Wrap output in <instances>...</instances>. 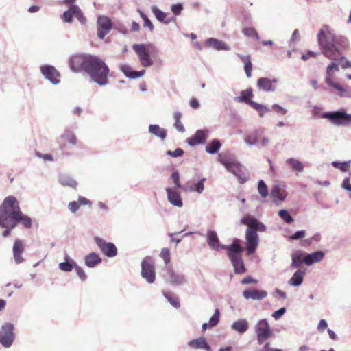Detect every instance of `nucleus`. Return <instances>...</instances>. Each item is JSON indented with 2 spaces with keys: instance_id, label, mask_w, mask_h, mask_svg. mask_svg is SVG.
<instances>
[{
  "instance_id": "2",
  "label": "nucleus",
  "mask_w": 351,
  "mask_h": 351,
  "mask_svg": "<svg viewBox=\"0 0 351 351\" xmlns=\"http://www.w3.org/2000/svg\"><path fill=\"white\" fill-rule=\"evenodd\" d=\"M317 42L322 53L327 58H333L334 56L339 55L347 45V39L340 34H337L328 25H323L319 29Z\"/></svg>"
},
{
  "instance_id": "24",
  "label": "nucleus",
  "mask_w": 351,
  "mask_h": 351,
  "mask_svg": "<svg viewBox=\"0 0 351 351\" xmlns=\"http://www.w3.org/2000/svg\"><path fill=\"white\" fill-rule=\"evenodd\" d=\"M208 245L215 250H219L220 248L227 249L228 246L221 245L219 243L217 234L214 230H208L207 232Z\"/></svg>"
},
{
  "instance_id": "55",
  "label": "nucleus",
  "mask_w": 351,
  "mask_h": 351,
  "mask_svg": "<svg viewBox=\"0 0 351 351\" xmlns=\"http://www.w3.org/2000/svg\"><path fill=\"white\" fill-rule=\"evenodd\" d=\"M165 297L167 298V300H168V302L174 307L176 308H178L180 307V303L178 302V300H177V298H175L173 297H172L169 293H165L164 292L163 293Z\"/></svg>"
},
{
  "instance_id": "32",
  "label": "nucleus",
  "mask_w": 351,
  "mask_h": 351,
  "mask_svg": "<svg viewBox=\"0 0 351 351\" xmlns=\"http://www.w3.org/2000/svg\"><path fill=\"white\" fill-rule=\"evenodd\" d=\"M230 328L239 334H244L249 329V323L245 319H240L232 322Z\"/></svg>"
},
{
  "instance_id": "44",
  "label": "nucleus",
  "mask_w": 351,
  "mask_h": 351,
  "mask_svg": "<svg viewBox=\"0 0 351 351\" xmlns=\"http://www.w3.org/2000/svg\"><path fill=\"white\" fill-rule=\"evenodd\" d=\"M332 88L338 90V95L342 97L351 98V88L350 87H343L339 84L337 83L332 86Z\"/></svg>"
},
{
  "instance_id": "61",
  "label": "nucleus",
  "mask_w": 351,
  "mask_h": 351,
  "mask_svg": "<svg viewBox=\"0 0 351 351\" xmlns=\"http://www.w3.org/2000/svg\"><path fill=\"white\" fill-rule=\"evenodd\" d=\"M306 236V232L304 230L296 231L293 234L290 236L291 240H298L304 238Z\"/></svg>"
},
{
  "instance_id": "5",
  "label": "nucleus",
  "mask_w": 351,
  "mask_h": 351,
  "mask_svg": "<svg viewBox=\"0 0 351 351\" xmlns=\"http://www.w3.org/2000/svg\"><path fill=\"white\" fill-rule=\"evenodd\" d=\"M241 251L242 247L238 239H236L233 243L228 247V255L233 265L236 274H243L245 271V268L241 258Z\"/></svg>"
},
{
  "instance_id": "46",
  "label": "nucleus",
  "mask_w": 351,
  "mask_h": 351,
  "mask_svg": "<svg viewBox=\"0 0 351 351\" xmlns=\"http://www.w3.org/2000/svg\"><path fill=\"white\" fill-rule=\"evenodd\" d=\"M251 107L258 111L261 117H263L265 114L269 111L268 106L256 102H251Z\"/></svg>"
},
{
  "instance_id": "59",
  "label": "nucleus",
  "mask_w": 351,
  "mask_h": 351,
  "mask_svg": "<svg viewBox=\"0 0 351 351\" xmlns=\"http://www.w3.org/2000/svg\"><path fill=\"white\" fill-rule=\"evenodd\" d=\"M75 269L81 280L85 281L86 280L87 276L84 269L81 267L78 266L77 264L75 267Z\"/></svg>"
},
{
  "instance_id": "16",
  "label": "nucleus",
  "mask_w": 351,
  "mask_h": 351,
  "mask_svg": "<svg viewBox=\"0 0 351 351\" xmlns=\"http://www.w3.org/2000/svg\"><path fill=\"white\" fill-rule=\"evenodd\" d=\"M97 25V36L100 39H104L112 29V21L108 16L101 15L98 16Z\"/></svg>"
},
{
  "instance_id": "50",
  "label": "nucleus",
  "mask_w": 351,
  "mask_h": 351,
  "mask_svg": "<svg viewBox=\"0 0 351 351\" xmlns=\"http://www.w3.org/2000/svg\"><path fill=\"white\" fill-rule=\"evenodd\" d=\"M350 165V161H345V162L334 161L332 162V165L334 167L340 169L343 172H346L348 171Z\"/></svg>"
},
{
  "instance_id": "13",
  "label": "nucleus",
  "mask_w": 351,
  "mask_h": 351,
  "mask_svg": "<svg viewBox=\"0 0 351 351\" xmlns=\"http://www.w3.org/2000/svg\"><path fill=\"white\" fill-rule=\"evenodd\" d=\"M94 241L99 249L106 256L113 258L117 255V248L113 243L107 242L99 237H95Z\"/></svg>"
},
{
  "instance_id": "26",
  "label": "nucleus",
  "mask_w": 351,
  "mask_h": 351,
  "mask_svg": "<svg viewBox=\"0 0 351 351\" xmlns=\"http://www.w3.org/2000/svg\"><path fill=\"white\" fill-rule=\"evenodd\" d=\"M304 264L309 266L314 263L320 262L324 257V252L321 250L310 254L304 252Z\"/></svg>"
},
{
  "instance_id": "60",
  "label": "nucleus",
  "mask_w": 351,
  "mask_h": 351,
  "mask_svg": "<svg viewBox=\"0 0 351 351\" xmlns=\"http://www.w3.org/2000/svg\"><path fill=\"white\" fill-rule=\"evenodd\" d=\"M171 178L175 184V188H181L182 185L180 181V175L178 171H174L172 173Z\"/></svg>"
},
{
  "instance_id": "17",
  "label": "nucleus",
  "mask_w": 351,
  "mask_h": 351,
  "mask_svg": "<svg viewBox=\"0 0 351 351\" xmlns=\"http://www.w3.org/2000/svg\"><path fill=\"white\" fill-rule=\"evenodd\" d=\"M246 252L247 255L252 254L258 245V236L255 230L247 228L245 234Z\"/></svg>"
},
{
  "instance_id": "30",
  "label": "nucleus",
  "mask_w": 351,
  "mask_h": 351,
  "mask_svg": "<svg viewBox=\"0 0 351 351\" xmlns=\"http://www.w3.org/2000/svg\"><path fill=\"white\" fill-rule=\"evenodd\" d=\"M120 69L127 77L130 79H136L141 77L143 76L145 73V70H141L139 71H133L132 68L127 64H122L120 66Z\"/></svg>"
},
{
  "instance_id": "8",
  "label": "nucleus",
  "mask_w": 351,
  "mask_h": 351,
  "mask_svg": "<svg viewBox=\"0 0 351 351\" xmlns=\"http://www.w3.org/2000/svg\"><path fill=\"white\" fill-rule=\"evenodd\" d=\"M254 331L257 335V343L259 345L263 344L272 335V330L265 319L259 320L256 323Z\"/></svg>"
},
{
  "instance_id": "19",
  "label": "nucleus",
  "mask_w": 351,
  "mask_h": 351,
  "mask_svg": "<svg viewBox=\"0 0 351 351\" xmlns=\"http://www.w3.org/2000/svg\"><path fill=\"white\" fill-rule=\"evenodd\" d=\"M210 132L207 129L198 130L193 136L186 139V143L190 146L204 144Z\"/></svg>"
},
{
  "instance_id": "22",
  "label": "nucleus",
  "mask_w": 351,
  "mask_h": 351,
  "mask_svg": "<svg viewBox=\"0 0 351 351\" xmlns=\"http://www.w3.org/2000/svg\"><path fill=\"white\" fill-rule=\"evenodd\" d=\"M242 222L248 226V228H251L256 232L257 231L264 232L266 230V226L256 219L252 216H246L242 219Z\"/></svg>"
},
{
  "instance_id": "21",
  "label": "nucleus",
  "mask_w": 351,
  "mask_h": 351,
  "mask_svg": "<svg viewBox=\"0 0 351 351\" xmlns=\"http://www.w3.org/2000/svg\"><path fill=\"white\" fill-rule=\"evenodd\" d=\"M168 202L174 206L182 208L183 202L180 193L178 192L176 188L168 187L166 189Z\"/></svg>"
},
{
  "instance_id": "34",
  "label": "nucleus",
  "mask_w": 351,
  "mask_h": 351,
  "mask_svg": "<svg viewBox=\"0 0 351 351\" xmlns=\"http://www.w3.org/2000/svg\"><path fill=\"white\" fill-rule=\"evenodd\" d=\"M101 261V258L95 252H91L84 257L85 265L90 268L95 267Z\"/></svg>"
},
{
  "instance_id": "25",
  "label": "nucleus",
  "mask_w": 351,
  "mask_h": 351,
  "mask_svg": "<svg viewBox=\"0 0 351 351\" xmlns=\"http://www.w3.org/2000/svg\"><path fill=\"white\" fill-rule=\"evenodd\" d=\"M243 296L247 300H261L267 296V292L264 290L249 289L243 292Z\"/></svg>"
},
{
  "instance_id": "39",
  "label": "nucleus",
  "mask_w": 351,
  "mask_h": 351,
  "mask_svg": "<svg viewBox=\"0 0 351 351\" xmlns=\"http://www.w3.org/2000/svg\"><path fill=\"white\" fill-rule=\"evenodd\" d=\"M151 10L158 21L165 24H167L171 21L170 19H167V14L158 9L156 5H152L151 7Z\"/></svg>"
},
{
  "instance_id": "49",
  "label": "nucleus",
  "mask_w": 351,
  "mask_h": 351,
  "mask_svg": "<svg viewBox=\"0 0 351 351\" xmlns=\"http://www.w3.org/2000/svg\"><path fill=\"white\" fill-rule=\"evenodd\" d=\"M278 215L287 224H290L293 221V217L289 214L288 210L285 209L279 210Z\"/></svg>"
},
{
  "instance_id": "48",
  "label": "nucleus",
  "mask_w": 351,
  "mask_h": 351,
  "mask_svg": "<svg viewBox=\"0 0 351 351\" xmlns=\"http://www.w3.org/2000/svg\"><path fill=\"white\" fill-rule=\"evenodd\" d=\"M242 32L244 35H245L247 37H250L252 38L256 39V40H260V37L256 31V29L253 27H244L242 30Z\"/></svg>"
},
{
  "instance_id": "51",
  "label": "nucleus",
  "mask_w": 351,
  "mask_h": 351,
  "mask_svg": "<svg viewBox=\"0 0 351 351\" xmlns=\"http://www.w3.org/2000/svg\"><path fill=\"white\" fill-rule=\"evenodd\" d=\"M258 191L260 195L263 198L268 196V188L263 180L258 181Z\"/></svg>"
},
{
  "instance_id": "28",
  "label": "nucleus",
  "mask_w": 351,
  "mask_h": 351,
  "mask_svg": "<svg viewBox=\"0 0 351 351\" xmlns=\"http://www.w3.org/2000/svg\"><path fill=\"white\" fill-rule=\"evenodd\" d=\"M306 274V269H298L293 274L292 277L289 280L288 284L293 287L300 286L303 281Z\"/></svg>"
},
{
  "instance_id": "3",
  "label": "nucleus",
  "mask_w": 351,
  "mask_h": 351,
  "mask_svg": "<svg viewBox=\"0 0 351 351\" xmlns=\"http://www.w3.org/2000/svg\"><path fill=\"white\" fill-rule=\"evenodd\" d=\"M86 73L99 86H104L108 84L110 69L103 60L97 56H91Z\"/></svg>"
},
{
  "instance_id": "1",
  "label": "nucleus",
  "mask_w": 351,
  "mask_h": 351,
  "mask_svg": "<svg viewBox=\"0 0 351 351\" xmlns=\"http://www.w3.org/2000/svg\"><path fill=\"white\" fill-rule=\"evenodd\" d=\"M19 223L25 228H30L32 219L22 213L17 199L10 195L3 199L0 206V227L5 229L2 233L3 237H7L10 230Z\"/></svg>"
},
{
  "instance_id": "20",
  "label": "nucleus",
  "mask_w": 351,
  "mask_h": 351,
  "mask_svg": "<svg viewBox=\"0 0 351 351\" xmlns=\"http://www.w3.org/2000/svg\"><path fill=\"white\" fill-rule=\"evenodd\" d=\"M287 194L285 186L282 185L275 184L271 190V196L276 204L282 202L286 199Z\"/></svg>"
},
{
  "instance_id": "56",
  "label": "nucleus",
  "mask_w": 351,
  "mask_h": 351,
  "mask_svg": "<svg viewBox=\"0 0 351 351\" xmlns=\"http://www.w3.org/2000/svg\"><path fill=\"white\" fill-rule=\"evenodd\" d=\"M160 256L164 260L165 265H167L170 262V252L169 249L162 248Z\"/></svg>"
},
{
  "instance_id": "14",
  "label": "nucleus",
  "mask_w": 351,
  "mask_h": 351,
  "mask_svg": "<svg viewBox=\"0 0 351 351\" xmlns=\"http://www.w3.org/2000/svg\"><path fill=\"white\" fill-rule=\"evenodd\" d=\"M167 274L165 276L167 282L172 285L180 286L186 283V276L181 273L176 272L170 265L166 267Z\"/></svg>"
},
{
  "instance_id": "52",
  "label": "nucleus",
  "mask_w": 351,
  "mask_h": 351,
  "mask_svg": "<svg viewBox=\"0 0 351 351\" xmlns=\"http://www.w3.org/2000/svg\"><path fill=\"white\" fill-rule=\"evenodd\" d=\"M141 17L143 19V26L148 28L150 32L154 30V25L148 17L141 11L138 10Z\"/></svg>"
},
{
  "instance_id": "58",
  "label": "nucleus",
  "mask_w": 351,
  "mask_h": 351,
  "mask_svg": "<svg viewBox=\"0 0 351 351\" xmlns=\"http://www.w3.org/2000/svg\"><path fill=\"white\" fill-rule=\"evenodd\" d=\"M183 154L184 151L181 148H176L174 151L169 150L167 152V155L174 158L181 156L183 155Z\"/></svg>"
},
{
  "instance_id": "54",
  "label": "nucleus",
  "mask_w": 351,
  "mask_h": 351,
  "mask_svg": "<svg viewBox=\"0 0 351 351\" xmlns=\"http://www.w3.org/2000/svg\"><path fill=\"white\" fill-rule=\"evenodd\" d=\"M338 60H339V64L341 65V66L343 69H346L348 68L351 69V62L348 60L346 57H344V56L339 57L338 56Z\"/></svg>"
},
{
  "instance_id": "57",
  "label": "nucleus",
  "mask_w": 351,
  "mask_h": 351,
  "mask_svg": "<svg viewBox=\"0 0 351 351\" xmlns=\"http://www.w3.org/2000/svg\"><path fill=\"white\" fill-rule=\"evenodd\" d=\"M171 10L174 15L178 16L181 14V12L183 10V5L182 3H180L173 4L171 5Z\"/></svg>"
},
{
  "instance_id": "18",
  "label": "nucleus",
  "mask_w": 351,
  "mask_h": 351,
  "mask_svg": "<svg viewBox=\"0 0 351 351\" xmlns=\"http://www.w3.org/2000/svg\"><path fill=\"white\" fill-rule=\"evenodd\" d=\"M40 72L45 77L49 80L51 84L57 85L60 83V73L51 65H43L40 66Z\"/></svg>"
},
{
  "instance_id": "62",
  "label": "nucleus",
  "mask_w": 351,
  "mask_h": 351,
  "mask_svg": "<svg viewBox=\"0 0 351 351\" xmlns=\"http://www.w3.org/2000/svg\"><path fill=\"white\" fill-rule=\"evenodd\" d=\"M272 109L276 112L277 113L281 114V115H285L287 113V110L284 108L283 107L280 106V105L278 104H274L272 106Z\"/></svg>"
},
{
  "instance_id": "33",
  "label": "nucleus",
  "mask_w": 351,
  "mask_h": 351,
  "mask_svg": "<svg viewBox=\"0 0 351 351\" xmlns=\"http://www.w3.org/2000/svg\"><path fill=\"white\" fill-rule=\"evenodd\" d=\"M188 345L195 349H204L206 351H212L210 346L207 343L204 337H199L189 341Z\"/></svg>"
},
{
  "instance_id": "12",
  "label": "nucleus",
  "mask_w": 351,
  "mask_h": 351,
  "mask_svg": "<svg viewBox=\"0 0 351 351\" xmlns=\"http://www.w3.org/2000/svg\"><path fill=\"white\" fill-rule=\"evenodd\" d=\"M132 49L137 54L143 66L147 68L153 65L154 62L151 59L148 49L145 44H134Z\"/></svg>"
},
{
  "instance_id": "9",
  "label": "nucleus",
  "mask_w": 351,
  "mask_h": 351,
  "mask_svg": "<svg viewBox=\"0 0 351 351\" xmlns=\"http://www.w3.org/2000/svg\"><path fill=\"white\" fill-rule=\"evenodd\" d=\"M322 117L328 119L336 125H346L351 123V114L343 110L325 112Z\"/></svg>"
},
{
  "instance_id": "23",
  "label": "nucleus",
  "mask_w": 351,
  "mask_h": 351,
  "mask_svg": "<svg viewBox=\"0 0 351 351\" xmlns=\"http://www.w3.org/2000/svg\"><path fill=\"white\" fill-rule=\"evenodd\" d=\"M276 79H269L267 77H261L257 81V86L258 88L266 92H274L276 90V86L274 84L276 83Z\"/></svg>"
},
{
  "instance_id": "29",
  "label": "nucleus",
  "mask_w": 351,
  "mask_h": 351,
  "mask_svg": "<svg viewBox=\"0 0 351 351\" xmlns=\"http://www.w3.org/2000/svg\"><path fill=\"white\" fill-rule=\"evenodd\" d=\"M206 45L208 47L218 51H228L230 49L229 45H228L225 42L214 38L207 39Z\"/></svg>"
},
{
  "instance_id": "11",
  "label": "nucleus",
  "mask_w": 351,
  "mask_h": 351,
  "mask_svg": "<svg viewBox=\"0 0 351 351\" xmlns=\"http://www.w3.org/2000/svg\"><path fill=\"white\" fill-rule=\"evenodd\" d=\"M141 276L149 284L155 281L156 274L154 261L149 256L145 257L141 263Z\"/></svg>"
},
{
  "instance_id": "6",
  "label": "nucleus",
  "mask_w": 351,
  "mask_h": 351,
  "mask_svg": "<svg viewBox=\"0 0 351 351\" xmlns=\"http://www.w3.org/2000/svg\"><path fill=\"white\" fill-rule=\"evenodd\" d=\"M75 1L76 0H64V3L69 5V9L63 13L62 19L70 23L73 21V18L75 17L80 23L85 24L86 19L80 7L75 4Z\"/></svg>"
},
{
  "instance_id": "63",
  "label": "nucleus",
  "mask_w": 351,
  "mask_h": 351,
  "mask_svg": "<svg viewBox=\"0 0 351 351\" xmlns=\"http://www.w3.org/2000/svg\"><path fill=\"white\" fill-rule=\"evenodd\" d=\"M80 208V205L79 204L77 203V202H75V201H73V202H71L69 204H68V208L69 210L71 212V213H75V212L77 211V210L79 209Z\"/></svg>"
},
{
  "instance_id": "53",
  "label": "nucleus",
  "mask_w": 351,
  "mask_h": 351,
  "mask_svg": "<svg viewBox=\"0 0 351 351\" xmlns=\"http://www.w3.org/2000/svg\"><path fill=\"white\" fill-rule=\"evenodd\" d=\"M206 182V178H201L196 184H195L193 186L195 189V192H197L198 194H202L204 190V183Z\"/></svg>"
},
{
  "instance_id": "7",
  "label": "nucleus",
  "mask_w": 351,
  "mask_h": 351,
  "mask_svg": "<svg viewBox=\"0 0 351 351\" xmlns=\"http://www.w3.org/2000/svg\"><path fill=\"white\" fill-rule=\"evenodd\" d=\"M14 326L10 322L4 323L0 328V344L4 348H10L15 339Z\"/></svg>"
},
{
  "instance_id": "64",
  "label": "nucleus",
  "mask_w": 351,
  "mask_h": 351,
  "mask_svg": "<svg viewBox=\"0 0 351 351\" xmlns=\"http://www.w3.org/2000/svg\"><path fill=\"white\" fill-rule=\"evenodd\" d=\"M285 311H286L285 308L282 307V308L274 311L272 313V317L275 319H278L285 314Z\"/></svg>"
},
{
  "instance_id": "42",
  "label": "nucleus",
  "mask_w": 351,
  "mask_h": 351,
  "mask_svg": "<svg viewBox=\"0 0 351 351\" xmlns=\"http://www.w3.org/2000/svg\"><path fill=\"white\" fill-rule=\"evenodd\" d=\"M219 310L217 308L215 311L213 315L210 317L209 322L208 323H204L202 324V330L205 331L208 328H212L215 326L219 321Z\"/></svg>"
},
{
  "instance_id": "47",
  "label": "nucleus",
  "mask_w": 351,
  "mask_h": 351,
  "mask_svg": "<svg viewBox=\"0 0 351 351\" xmlns=\"http://www.w3.org/2000/svg\"><path fill=\"white\" fill-rule=\"evenodd\" d=\"M245 143L249 146H253L258 143V132L249 134L245 138Z\"/></svg>"
},
{
  "instance_id": "40",
  "label": "nucleus",
  "mask_w": 351,
  "mask_h": 351,
  "mask_svg": "<svg viewBox=\"0 0 351 351\" xmlns=\"http://www.w3.org/2000/svg\"><path fill=\"white\" fill-rule=\"evenodd\" d=\"M239 58L244 63V71L246 74L247 77H250L252 76V64L251 62V58L250 56H242L238 54Z\"/></svg>"
},
{
  "instance_id": "4",
  "label": "nucleus",
  "mask_w": 351,
  "mask_h": 351,
  "mask_svg": "<svg viewBox=\"0 0 351 351\" xmlns=\"http://www.w3.org/2000/svg\"><path fill=\"white\" fill-rule=\"evenodd\" d=\"M219 162L225 167L228 171L234 174L240 183H245L249 179V173L238 162L234 156L228 155L224 157H220Z\"/></svg>"
},
{
  "instance_id": "36",
  "label": "nucleus",
  "mask_w": 351,
  "mask_h": 351,
  "mask_svg": "<svg viewBox=\"0 0 351 351\" xmlns=\"http://www.w3.org/2000/svg\"><path fill=\"white\" fill-rule=\"evenodd\" d=\"M149 132L162 140L165 139L167 136V130L157 124H151L149 126Z\"/></svg>"
},
{
  "instance_id": "35",
  "label": "nucleus",
  "mask_w": 351,
  "mask_h": 351,
  "mask_svg": "<svg viewBox=\"0 0 351 351\" xmlns=\"http://www.w3.org/2000/svg\"><path fill=\"white\" fill-rule=\"evenodd\" d=\"M252 96V88H247L246 90H242L240 93V95L234 98V101L237 102H243L249 104L251 106V102H254V101L250 99V97Z\"/></svg>"
},
{
  "instance_id": "41",
  "label": "nucleus",
  "mask_w": 351,
  "mask_h": 351,
  "mask_svg": "<svg viewBox=\"0 0 351 351\" xmlns=\"http://www.w3.org/2000/svg\"><path fill=\"white\" fill-rule=\"evenodd\" d=\"M221 147V143L218 139L212 140L205 148L207 153L210 154H215L218 152Z\"/></svg>"
},
{
  "instance_id": "45",
  "label": "nucleus",
  "mask_w": 351,
  "mask_h": 351,
  "mask_svg": "<svg viewBox=\"0 0 351 351\" xmlns=\"http://www.w3.org/2000/svg\"><path fill=\"white\" fill-rule=\"evenodd\" d=\"M65 259V262H62L59 264V268L63 271H71L73 269L75 268L76 263L72 259L69 260L67 256H66Z\"/></svg>"
},
{
  "instance_id": "37",
  "label": "nucleus",
  "mask_w": 351,
  "mask_h": 351,
  "mask_svg": "<svg viewBox=\"0 0 351 351\" xmlns=\"http://www.w3.org/2000/svg\"><path fill=\"white\" fill-rule=\"evenodd\" d=\"M286 163L293 171L302 172L304 170L303 163L296 158H289L287 159Z\"/></svg>"
},
{
  "instance_id": "43",
  "label": "nucleus",
  "mask_w": 351,
  "mask_h": 351,
  "mask_svg": "<svg viewBox=\"0 0 351 351\" xmlns=\"http://www.w3.org/2000/svg\"><path fill=\"white\" fill-rule=\"evenodd\" d=\"M60 138L73 145H77V140L76 136L74 132L70 130H65Z\"/></svg>"
},
{
  "instance_id": "15",
  "label": "nucleus",
  "mask_w": 351,
  "mask_h": 351,
  "mask_svg": "<svg viewBox=\"0 0 351 351\" xmlns=\"http://www.w3.org/2000/svg\"><path fill=\"white\" fill-rule=\"evenodd\" d=\"M331 62L327 66L326 71L325 82L329 86H332L336 82L332 80L335 73L339 71V62L338 60V55L334 56L333 58H329Z\"/></svg>"
},
{
  "instance_id": "31",
  "label": "nucleus",
  "mask_w": 351,
  "mask_h": 351,
  "mask_svg": "<svg viewBox=\"0 0 351 351\" xmlns=\"http://www.w3.org/2000/svg\"><path fill=\"white\" fill-rule=\"evenodd\" d=\"M304 252L297 250L291 254V269L299 268L302 264H304Z\"/></svg>"
},
{
  "instance_id": "38",
  "label": "nucleus",
  "mask_w": 351,
  "mask_h": 351,
  "mask_svg": "<svg viewBox=\"0 0 351 351\" xmlns=\"http://www.w3.org/2000/svg\"><path fill=\"white\" fill-rule=\"evenodd\" d=\"M60 184L64 186H69L71 188H76L77 182L73 179L70 176L62 174L58 178Z\"/></svg>"
},
{
  "instance_id": "10",
  "label": "nucleus",
  "mask_w": 351,
  "mask_h": 351,
  "mask_svg": "<svg viewBox=\"0 0 351 351\" xmlns=\"http://www.w3.org/2000/svg\"><path fill=\"white\" fill-rule=\"evenodd\" d=\"M91 56L90 55L86 56L80 54L72 56L69 60L71 69L75 73H78L81 71L86 72L88 62L90 60Z\"/></svg>"
},
{
  "instance_id": "27",
  "label": "nucleus",
  "mask_w": 351,
  "mask_h": 351,
  "mask_svg": "<svg viewBox=\"0 0 351 351\" xmlns=\"http://www.w3.org/2000/svg\"><path fill=\"white\" fill-rule=\"evenodd\" d=\"M23 251L24 245L23 241L19 239L16 240L13 245V256L16 263L19 264L23 262L24 259L22 256Z\"/></svg>"
}]
</instances>
